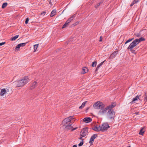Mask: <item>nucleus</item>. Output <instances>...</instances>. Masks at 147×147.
<instances>
[{
  "mask_svg": "<svg viewBox=\"0 0 147 147\" xmlns=\"http://www.w3.org/2000/svg\"><path fill=\"white\" fill-rule=\"evenodd\" d=\"M92 120V119L89 117H86L83 119V121L86 123L90 122Z\"/></svg>",
  "mask_w": 147,
  "mask_h": 147,
  "instance_id": "4468645a",
  "label": "nucleus"
},
{
  "mask_svg": "<svg viewBox=\"0 0 147 147\" xmlns=\"http://www.w3.org/2000/svg\"><path fill=\"white\" fill-rule=\"evenodd\" d=\"M92 129L94 131H101V129L100 126H94L92 128Z\"/></svg>",
  "mask_w": 147,
  "mask_h": 147,
  "instance_id": "f8f14e48",
  "label": "nucleus"
},
{
  "mask_svg": "<svg viewBox=\"0 0 147 147\" xmlns=\"http://www.w3.org/2000/svg\"><path fill=\"white\" fill-rule=\"evenodd\" d=\"M74 119L73 117L70 116L65 119L62 122V124L64 126H65V124L67 123L72 119Z\"/></svg>",
  "mask_w": 147,
  "mask_h": 147,
  "instance_id": "6e6552de",
  "label": "nucleus"
},
{
  "mask_svg": "<svg viewBox=\"0 0 147 147\" xmlns=\"http://www.w3.org/2000/svg\"><path fill=\"white\" fill-rule=\"evenodd\" d=\"M20 47L19 45H18L17 46L15 49L16 51H18L19 50V49L20 48Z\"/></svg>",
  "mask_w": 147,
  "mask_h": 147,
  "instance_id": "c85d7f7f",
  "label": "nucleus"
},
{
  "mask_svg": "<svg viewBox=\"0 0 147 147\" xmlns=\"http://www.w3.org/2000/svg\"><path fill=\"white\" fill-rule=\"evenodd\" d=\"M100 3H98L97 4V5L96 6V5L95 6V7H98V6L100 5Z\"/></svg>",
  "mask_w": 147,
  "mask_h": 147,
  "instance_id": "a19ab883",
  "label": "nucleus"
},
{
  "mask_svg": "<svg viewBox=\"0 0 147 147\" xmlns=\"http://www.w3.org/2000/svg\"><path fill=\"white\" fill-rule=\"evenodd\" d=\"M38 44H36V45H34V52H35L36 51V49H37L38 47Z\"/></svg>",
  "mask_w": 147,
  "mask_h": 147,
  "instance_id": "5701e85b",
  "label": "nucleus"
},
{
  "mask_svg": "<svg viewBox=\"0 0 147 147\" xmlns=\"http://www.w3.org/2000/svg\"><path fill=\"white\" fill-rule=\"evenodd\" d=\"M66 25L64 24L62 26V28H64L66 27Z\"/></svg>",
  "mask_w": 147,
  "mask_h": 147,
  "instance_id": "79ce46f5",
  "label": "nucleus"
},
{
  "mask_svg": "<svg viewBox=\"0 0 147 147\" xmlns=\"http://www.w3.org/2000/svg\"><path fill=\"white\" fill-rule=\"evenodd\" d=\"M116 105V104L114 103L112 104L111 105L107 106L106 107H102L99 110L98 112V114L100 115H103L105 114L107 112L108 109H112Z\"/></svg>",
  "mask_w": 147,
  "mask_h": 147,
  "instance_id": "7ed1b4c3",
  "label": "nucleus"
},
{
  "mask_svg": "<svg viewBox=\"0 0 147 147\" xmlns=\"http://www.w3.org/2000/svg\"><path fill=\"white\" fill-rule=\"evenodd\" d=\"M135 36L138 37L139 36H140V34H135Z\"/></svg>",
  "mask_w": 147,
  "mask_h": 147,
  "instance_id": "f704fd0d",
  "label": "nucleus"
},
{
  "mask_svg": "<svg viewBox=\"0 0 147 147\" xmlns=\"http://www.w3.org/2000/svg\"><path fill=\"white\" fill-rule=\"evenodd\" d=\"M5 43V42H2L0 43V46L4 45Z\"/></svg>",
  "mask_w": 147,
  "mask_h": 147,
  "instance_id": "72a5a7b5",
  "label": "nucleus"
},
{
  "mask_svg": "<svg viewBox=\"0 0 147 147\" xmlns=\"http://www.w3.org/2000/svg\"><path fill=\"white\" fill-rule=\"evenodd\" d=\"M104 106V105L102 102L98 101L93 105V107L95 109H100L102 107Z\"/></svg>",
  "mask_w": 147,
  "mask_h": 147,
  "instance_id": "39448f33",
  "label": "nucleus"
},
{
  "mask_svg": "<svg viewBox=\"0 0 147 147\" xmlns=\"http://www.w3.org/2000/svg\"><path fill=\"white\" fill-rule=\"evenodd\" d=\"M97 64V62L96 61H95L92 63V67H94L96 66Z\"/></svg>",
  "mask_w": 147,
  "mask_h": 147,
  "instance_id": "393cba45",
  "label": "nucleus"
},
{
  "mask_svg": "<svg viewBox=\"0 0 147 147\" xmlns=\"http://www.w3.org/2000/svg\"><path fill=\"white\" fill-rule=\"evenodd\" d=\"M102 37L101 36H100V40H99V41L100 42H101L102 41Z\"/></svg>",
  "mask_w": 147,
  "mask_h": 147,
  "instance_id": "58836bf2",
  "label": "nucleus"
},
{
  "mask_svg": "<svg viewBox=\"0 0 147 147\" xmlns=\"http://www.w3.org/2000/svg\"><path fill=\"white\" fill-rule=\"evenodd\" d=\"M118 53V51H115L112 53L110 57L109 58L110 59H112L116 56Z\"/></svg>",
  "mask_w": 147,
  "mask_h": 147,
  "instance_id": "ddd939ff",
  "label": "nucleus"
},
{
  "mask_svg": "<svg viewBox=\"0 0 147 147\" xmlns=\"http://www.w3.org/2000/svg\"><path fill=\"white\" fill-rule=\"evenodd\" d=\"M72 147H77V145H74Z\"/></svg>",
  "mask_w": 147,
  "mask_h": 147,
  "instance_id": "37998d69",
  "label": "nucleus"
},
{
  "mask_svg": "<svg viewBox=\"0 0 147 147\" xmlns=\"http://www.w3.org/2000/svg\"><path fill=\"white\" fill-rule=\"evenodd\" d=\"M75 17V15H74L68 19L67 21L69 23Z\"/></svg>",
  "mask_w": 147,
  "mask_h": 147,
  "instance_id": "a211bd4d",
  "label": "nucleus"
},
{
  "mask_svg": "<svg viewBox=\"0 0 147 147\" xmlns=\"http://www.w3.org/2000/svg\"><path fill=\"white\" fill-rule=\"evenodd\" d=\"M115 115V112L112 109H109L107 112V116L108 119H112L114 118Z\"/></svg>",
  "mask_w": 147,
  "mask_h": 147,
  "instance_id": "20e7f679",
  "label": "nucleus"
},
{
  "mask_svg": "<svg viewBox=\"0 0 147 147\" xmlns=\"http://www.w3.org/2000/svg\"><path fill=\"white\" fill-rule=\"evenodd\" d=\"M97 135L96 134H93L91 137L90 139L89 143L90 144H92L94 141V140L97 137Z\"/></svg>",
  "mask_w": 147,
  "mask_h": 147,
  "instance_id": "9b49d317",
  "label": "nucleus"
},
{
  "mask_svg": "<svg viewBox=\"0 0 147 147\" xmlns=\"http://www.w3.org/2000/svg\"><path fill=\"white\" fill-rule=\"evenodd\" d=\"M138 99L140 100V96L137 95L136 96L135 98L133 99L131 102L132 103H135L136 102V101L138 100Z\"/></svg>",
  "mask_w": 147,
  "mask_h": 147,
  "instance_id": "2eb2a0df",
  "label": "nucleus"
},
{
  "mask_svg": "<svg viewBox=\"0 0 147 147\" xmlns=\"http://www.w3.org/2000/svg\"><path fill=\"white\" fill-rule=\"evenodd\" d=\"M9 89L8 88L2 89L0 93V96H3L5 94H7L9 92Z\"/></svg>",
  "mask_w": 147,
  "mask_h": 147,
  "instance_id": "1a4fd4ad",
  "label": "nucleus"
},
{
  "mask_svg": "<svg viewBox=\"0 0 147 147\" xmlns=\"http://www.w3.org/2000/svg\"><path fill=\"white\" fill-rule=\"evenodd\" d=\"M29 18H27L26 19V20L25 21V24H28V22L29 21Z\"/></svg>",
  "mask_w": 147,
  "mask_h": 147,
  "instance_id": "c756f323",
  "label": "nucleus"
},
{
  "mask_svg": "<svg viewBox=\"0 0 147 147\" xmlns=\"http://www.w3.org/2000/svg\"><path fill=\"white\" fill-rule=\"evenodd\" d=\"M134 39V38H130L128 40H127L125 43V44H126L127 43H128L129 42L131 41Z\"/></svg>",
  "mask_w": 147,
  "mask_h": 147,
  "instance_id": "bb28decb",
  "label": "nucleus"
},
{
  "mask_svg": "<svg viewBox=\"0 0 147 147\" xmlns=\"http://www.w3.org/2000/svg\"><path fill=\"white\" fill-rule=\"evenodd\" d=\"M45 13H46V12L45 11H44L43 12L41 13V14L42 15H44L45 14Z\"/></svg>",
  "mask_w": 147,
  "mask_h": 147,
  "instance_id": "e433bc0d",
  "label": "nucleus"
},
{
  "mask_svg": "<svg viewBox=\"0 0 147 147\" xmlns=\"http://www.w3.org/2000/svg\"><path fill=\"white\" fill-rule=\"evenodd\" d=\"M140 0H134V2L135 3L138 2Z\"/></svg>",
  "mask_w": 147,
  "mask_h": 147,
  "instance_id": "473e14b6",
  "label": "nucleus"
},
{
  "mask_svg": "<svg viewBox=\"0 0 147 147\" xmlns=\"http://www.w3.org/2000/svg\"><path fill=\"white\" fill-rule=\"evenodd\" d=\"M144 128H142L140 131V132H139V134H140V135H143V134L144 132Z\"/></svg>",
  "mask_w": 147,
  "mask_h": 147,
  "instance_id": "412c9836",
  "label": "nucleus"
},
{
  "mask_svg": "<svg viewBox=\"0 0 147 147\" xmlns=\"http://www.w3.org/2000/svg\"><path fill=\"white\" fill-rule=\"evenodd\" d=\"M69 23L68 22H67V21H66L64 24L66 25V26H67L68 25Z\"/></svg>",
  "mask_w": 147,
  "mask_h": 147,
  "instance_id": "c9c22d12",
  "label": "nucleus"
},
{
  "mask_svg": "<svg viewBox=\"0 0 147 147\" xmlns=\"http://www.w3.org/2000/svg\"><path fill=\"white\" fill-rule=\"evenodd\" d=\"M19 36L18 35H16L15 36L11 38V40L12 41L15 40Z\"/></svg>",
  "mask_w": 147,
  "mask_h": 147,
  "instance_id": "b1692460",
  "label": "nucleus"
},
{
  "mask_svg": "<svg viewBox=\"0 0 147 147\" xmlns=\"http://www.w3.org/2000/svg\"><path fill=\"white\" fill-rule=\"evenodd\" d=\"M88 132V129L87 128L83 129L80 133V135L83 137H85Z\"/></svg>",
  "mask_w": 147,
  "mask_h": 147,
  "instance_id": "9d476101",
  "label": "nucleus"
},
{
  "mask_svg": "<svg viewBox=\"0 0 147 147\" xmlns=\"http://www.w3.org/2000/svg\"><path fill=\"white\" fill-rule=\"evenodd\" d=\"M29 81L28 76L24 77L22 80L17 81L15 82V84L17 87H20L23 86Z\"/></svg>",
  "mask_w": 147,
  "mask_h": 147,
  "instance_id": "f03ea898",
  "label": "nucleus"
},
{
  "mask_svg": "<svg viewBox=\"0 0 147 147\" xmlns=\"http://www.w3.org/2000/svg\"><path fill=\"white\" fill-rule=\"evenodd\" d=\"M37 84V82H34L31 85L30 88L31 89L34 88L36 86Z\"/></svg>",
  "mask_w": 147,
  "mask_h": 147,
  "instance_id": "f3484780",
  "label": "nucleus"
},
{
  "mask_svg": "<svg viewBox=\"0 0 147 147\" xmlns=\"http://www.w3.org/2000/svg\"><path fill=\"white\" fill-rule=\"evenodd\" d=\"M83 144V142H80L78 144V146H82Z\"/></svg>",
  "mask_w": 147,
  "mask_h": 147,
  "instance_id": "7c9ffc66",
  "label": "nucleus"
},
{
  "mask_svg": "<svg viewBox=\"0 0 147 147\" xmlns=\"http://www.w3.org/2000/svg\"><path fill=\"white\" fill-rule=\"evenodd\" d=\"M79 23V22H77L76 23H75L74 24V26H75L76 25H77V24H78Z\"/></svg>",
  "mask_w": 147,
  "mask_h": 147,
  "instance_id": "ea45409f",
  "label": "nucleus"
},
{
  "mask_svg": "<svg viewBox=\"0 0 147 147\" xmlns=\"http://www.w3.org/2000/svg\"><path fill=\"white\" fill-rule=\"evenodd\" d=\"M145 98L144 99V100L145 101H146L147 100V94H145Z\"/></svg>",
  "mask_w": 147,
  "mask_h": 147,
  "instance_id": "2f4dec72",
  "label": "nucleus"
},
{
  "mask_svg": "<svg viewBox=\"0 0 147 147\" xmlns=\"http://www.w3.org/2000/svg\"><path fill=\"white\" fill-rule=\"evenodd\" d=\"M144 39L143 37H140L139 39L134 40L129 45L127 48L128 50L131 51L133 49L141 42L144 41Z\"/></svg>",
  "mask_w": 147,
  "mask_h": 147,
  "instance_id": "f257e3e1",
  "label": "nucleus"
},
{
  "mask_svg": "<svg viewBox=\"0 0 147 147\" xmlns=\"http://www.w3.org/2000/svg\"><path fill=\"white\" fill-rule=\"evenodd\" d=\"M105 61H104L103 62H101L100 64H99V65H98L97 66L96 70H97L99 68H100V67H101L103 64L104 62H105Z\"/></svg>",
  "mask_w": 147,
  "mask_h": 147,
  "instance_id": "aec40b11",
  "label": "nucleus"
},
{
  "mask_svg": "<svg viewBox=\"0 0 147 147\" xmlns=\"http://www.w3.org/2000/svg\"><path fill=\"white\" fill-rule=\"evenodd\" d=\"M56 11L55 9L53 10L51 12L50 16L51 17H52L54 16L56 13Z\"/></svg>",
  "mask_w": 147,
  "mask_h": 147,
  "instance_id": "6ab92c4d",
  "label": "nucleus"
},
{
  "mask_svg": "<svg viewBox=\"0 0 147 147\" xmlns=\"http://www.w3.org/2000/svg\"><path fill=\"white\" fill-rule=\"evenodd\" d=\"M100 127L102 131L107 130L108 128L110 127L109 125V124L107 123H103Z\"/></svg>",
  "mask_w": 147,
  "mask_h": 147,
  "instance_id": "423d86ee",
  "label": "nucleus"
},
{
  "mask_svg": "<svg viewBox=\"0 0 147 147\" xmlns=\"http://www.w3.org/2000/svg\"><path fill=\"white\" fill-rule=\"evenodd\" d=\"M138 113H136V114H138Z\"/></svg>",
  "mask_w": 147,
  "mask_h": 147,
  "instance_id": "c03bdc74",
  "label": "nucleus"
},
{
  "mask_svg": "<svg viewBox=\"0 0 147 147\" xmlns=\"http://www.w3.org/2000/svg\"><path fill=\"white\" fill-rule=\"evenodd\" d=\"M73 126L74 125H72V124L67 125L65 126V129L67 130H71V131H73L74 130L78 128V127H76L72 129V128L74 127Z\"/></svg>",
  "mask_w": 147,
  "mask_h": 147,
  "instance_id": "0eeeda50",
  "label": "nucleus"
},
{
  "mask_svg": "<svg viewBox=\"0 0 147 147\" xmlns=\"http://www.w3.org/2000/svg\"><path fill=\"white\" fill-rule=\"evenodd\" d=\"M7 3H4L2 5V8H5V7H6L7 6Z\"/></svg>",
  "mask_w": 147,
  "mask_h": 147,
  "instance_id": "a878e982",
  "label": "nucleus"
},
{
  "mask_svg": "<svg viewBox=\"0 0 147 147\" xmlns=\"http://www.w3.org/2000/svg\"><path fill=\"white\" fill-rule=\"evenodd\" d=\"M88 71V69L86 67H84L83 68L82 73L84 74L87 72Z\"/></svg>",
  "mask_w": 147,
  "mask_h": 147,
  "instance_id": "dca6fc26",
  "label": "nucleus"
},
{
  "mask_svg": "<svg viewBox=\"0 0 147 147\" xmlns=\"http://www.w3.org/2000/svg\"><path fill=\"white\" fill-rule=\"evenodd\" d=\"M135 3L134 2V1L131 3L130 5V6H133L134 4Z\"/></svg>",
  "mask_w": 147,
  "mask_h": 147,
  "instance_id": "4c0bfd02",
  "label": "nucleus"
},
{
  "mask_svg": "<svg viewBox=\"0 0 147 147\" xmlns=\"http://www.w3.org/2000/svg\"><path fill=\"white\" fill-rule=\"evenodd\" d=\"M86 103V101L83 102L82 103V105L79 107V109H82L85 106Z\"/></svg>",
  "mask_w": 147,
  "mask_h": 147,
  "instance_id": "4be33fe9",
  "label": "nucleus"
},
{
  "mask_svg": "<svg viewBox=\"0 0 147 147\" xmlns=\"http://www.w3.org/2000/svg\"><path fill=\"white\" fill-rule=\"evenodd\" d=\"M19 45L20 46V47L24 46L26 45V43H23L19 44Z\"/></svg>",
  "mask_w": 147,
  "mask_h": 147,
  "instance_id": "cd10ccee",
  "label": "nucleus"
}]
</instances>
